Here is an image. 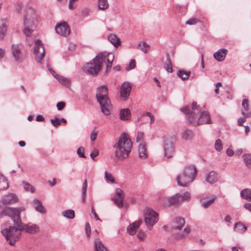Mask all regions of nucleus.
<instances>
[{
    "instance_id": "obj_1",
    "label": "nucleus",
    "mask_w": 251,
    "mask_h": 251,
    "mask_svg": "<svg viewBox=\"0 0 251 251\" xmlns=\"http://www.w3.org/2000/svg\"><path fill=\"white\" fill-rule=\"evenodd\" d=\"M114 59V55L112 53H99L92 61L85 65L84 70L90 75H96L101 70L102 65L105 64V74H107L111 68Z\"/></svg>"
},
{
    "instance_id": "obj_2",
    "label": "nucleus",
    "mask_w": 251,
    "mask_h": 251,
    "mask_svg": "<svg viewBox=\"0 0 251 251\" xmlns=\"http://www.w3.org/2000/svg\"><path fill=\"white\" fill-rule=\"evenodd\" d=\"M181 110L187 116L189 123L194 126L211 124L209 113L206 111L201 110L200 106L195 102H193L191 107H184Z\"/></svg>"
},
{
    "instance_id": "obj_3",
    "label": "nucleus",
    "mask_w": 251,
    "mask_h": 251,
    "mask_svg": "<svg viewBox=\"0 0 251 251\" xmlns=\"http://www.w3.org/2000/svg\"><path fill=\"white\" fill-rule=\"evenodd\" d=\"M38 15L36 11L32 7L27 6L25 10L23 16V33L26 37L29 46H31L30 38L35 36V30L38 23Z\"/></svg>"
},
{
    "instance_id": "obj_4",
    "label": "nucleus",
    "mask_w": 251,
    "mask_h": 251,
    "mask_svg": "<svg viewBox=\"0 0 251 251\" xmlns=\"http://www.w3.org/2000/svg\"><path fill=\"white\" fill-rule=\"evenodd\" d=\"M114 154L119 160L127 158L132 149V142L126 133H123L113 146Z\"/></svg>"
},
{
    "instance_id": "obj_5",
    "label": "nucleus",
    "mask_w": 251,
    "mask_h": 251,
    "mask_svg": "<svg viewBox=\"0 0 251 251\" xmlns=\"http://www.w3.org/2000/svg\"><path fill=\"white\" fill-rule=\"evenodd\" d=\"M96 99L100 105L101 112L106 116L111 114L112 105L108 97V90L106 86L101 85L97 89Z\"/></svg>"
},
{
    "instance_id": "obj_6",
    "label": "nucleus",
    "mask_w": 251,
    "mask_h": 251,
    "mask_svg": "<svg viewBox=\"0 0 251 251\" xmlns=\"http://www.w3.org/2000/svg\"><path fill=\"white\" fill-rule=\"evenodd\" d=\"M197 169L194 166L185 167L182 174L176 178L177 184L180 186L187 187L195 179Z\"/></svg>"
},
{
    "instance_id": "obj_7",
    "label": "nucleus",
    "mask_w": 251,
    "mask_h": 251,
    "mask_svg": "<svg viewBox=\"0 0 251 251\" xmlns=\"http://www.w3.org/2000/svg\"><path fill=\"white\" fill-rule=\"evenodd\" d=\"M20 224L16 226H9L2 229L1 231L2 235L5 238L6 240L11 246H14L16 242L21 237L22 230Z\"/></svg>"
},
{
    "instance_id": "obj_8",
    "label": "nucleus",
    "mask_w": 251,
    "mask_h": 251,
    "mask_svg": "<svg viewBox=\"0 0 251 251\" xmlns=\"http://www.w3.org/2000/svg\"><path fill=\"white\" fill-rule=\"evenodd\" d=\"M25 210V209L23 207L12 208L5 206L1 211L0 215L10 217L13 220L15 225H19L22 224L20 213L21 212L24 211Z\"/></svg>"
},
{
    "instance_id": "obj_9",
    "label": "nucleus",
    "mask_w": 251,
    "mask_h": 251,
    "mask_svg": "<svg viewBox=\"0 0 251 251\" xmlns=\"http://www.w3.org/2000/svg\"><path fill=\"white\" fill-rule=\"evenodd\" d=\"M33 54L37 62L42 64V60L45 55V51L43 44L39 40H34Z\"/></svg>"
},
{
    "instance_id": "obj_10",
    "label": "nucleus",
    "mask_w": 251,
    "mask_h": 251,
    "mask_svg": "<svg viewBox=\"0 0 251 251\" xmlns=\"http://www.w3.org/2000/svg\"><path fill=\"white\" fill-rule=\"evenodd\" d=\"M158 214L154 210L148 208L144 213L145 221L149 229L157 222Z\"/></svg>"
},
{
    "instance_id": "obj_11",
    "label": "nucleus",
    "mask_w": 251,
    "mask_h": 251,
    "mask_svg": "<svg viewBox=\"0 0 251 251\" xmlns=\"http://www.w3.org/2000/svg\"><path fill=\"white\" fill-rule=\"evenodd\" d=\"M23 46L22 44H13L11 47L12 56L15 61L21 62L24 59V55L22 52Z\"/></svg>"
},
{
    "instance_id": "obj_12",
    "label": "nucleus",
    "mask_w": 251,
    "mask_h": 251,
    "mask_svg": "<svg viewBox=\"0 0 251 251\" xmlns=\"http://www.w3.org/2000/svg\"><path fill=\"white\" fill-rule=\"evenodd\" d=\"M164 156L167 158H171L174 154V139L170 138L164 140Z\"/></svg>"
},
{
    "instance_id": "obj_13",
    "label": "nucleus",
    "mask_w": 251,
    "mask_h": 251,
    "mask_svg": "<svg viewBox=\"0 0 251 251\" xmlns=\"http://www.w3.org/2000/svg\"><path fill=\"white\" fill-rule=\"evenodd\" d=\"M125 196V194L124 190L120 188L116 189L115 195L112 199V201L118 207L121 208L123 207Z\"/></svg>"
},
{
    "instance_id": "obj_14",
    "label": "nucleus",
    "mask_w": 251,
    "mask_h": 251,
    "mask_svg": "<svg viewBox=\"0 0 251 251\" xmlns=\"http://www.w3.org/2000/svg\"><path fill=\"white\" fill-rule=\"evenodd\" d=\"M56 32L61 36L66 37L70 33V28L68 24L65 22L58 23L55 26Z\"/></svg>"
},
{
    "instance_id": "obj_15",
    "label": "nucleus",
    "mask_w": 251,
    "mask_h": 251,
    "mask_svg": "<svg viewBox=\"0 0 251 251\" xmlns=\"http://www.w3.org/2000/svg\"><path fill=\"white\" fill-rule=\"evenodd\" d=\"M131 84L128 82H125L120 88V95L124 100H126L129 97L131 90Z\"/></svg>"
},
{
    "instance_id": "obj_16",
    "label": "nucleus",
    "mask_w": 251,
    "mask_h": 251,
    "mask_svg": "<svg viewBox=\"0 0 251 251\" xmlns=\"http://www.w3.org/2000/svg\"><path fill=\"white\" fill-rule=\"evenodd\" d=\"M18 201L17 196L14 193H9L4 196L1 200L4 205L13 204Z\"/></svg>"
},
{
    "instance_id": "obj_17",
    "label": "nucleus",
    "mask_w": 251,
    "mask_h": 251,
    "mask_svg": "<svg viewBox=\"0 0 251 251\" xmlns=\"http://www.w3.org/2000/svg\"><path fill=\"white\" fill-rule=\"evenodd\" d=\"M22 231L23 230L26 233L29 234H35L38 232L40 230L39 227L35 224H25L24 226H22L20 224Z\"/></svg>"
},
{
    "instance_id": "obj_18",
    "label": "nucleus",
    "mask_w": 251,
    "mask_h": 251,
    "mask_svg": "<svg viewBox=\"0 0 251 251\" xmlns=\"http://www.w3.org/2000/svg\"><path fill=\"white\" fill-rule=\"evenodd\" d=\"M227 53V50L225 49H221L215 52L213 56L216 60L218 61H223Z\"/></svg>"
},
{
    "instance_id": "obj_19",
    "label": "nucleus",
    "mask_w": 251,
    "mask_h": 251,
    "mask_svg": "<svg viewBox=\"0 0 251 251\" xmlns=\"http://www.w3.org/2000/svg\"><path fill=\"white\" fill-rule=\"evenodd\" d=\"M218 180V175L213 171L210 172L205 176V181L210 184H213Z\"/></svg>"
},
{
    "instance_id": "obj_20",
    "label": "nucleus",
    "mask_w": 251,
    "mask_h": 251,
    "mask_svg": "<svg viewBox=\"0 0 251 251\" xmlns=\"http://www.w3.org/2000/svg\"><path fill=\"white\" fill-rule=\"evenodd\" d=\"M185 220L183 218L177 217L174 219L172 223V227L174 229H180L184 226Z\"/></svg>"
},
{
    "instance_id": "obj_21",
    "label": "nucleus",
    "mask_w": 251,
    "mask_h": 251,
    "mask_svg": "<svg viewBox=\"0 0 251 251\" xmlns=\"http://www.w3.org/2000/svg\"><path fill=\"white\" fill-rule=\"evenodd\" d=\"M139 157L141 159H145L148 157L147 147L144 143H140L138 148Z\"/></svg>"
},
{
    "instance_id": "obj_22",
    "label": "nucleus",
    "mask_w": 251,
    "mask_h": 251,
    "mask_svg": "<svg viewBox=\"0 0 251 251\" xmlns=\"http://www.w3.org/2000/svg\"><path fill=\"white\" fill-rule=\"evenodd\" d=\"M142 221L139 220L130 224L127 228V232L130 235H134L137 232V230L139 227Z\"/></svg>"
},
{
    "instance_id": "obj_23",
    "label": "nucleus",
    "mask_w": 251,
    "mask_h": 251,
    "mask_svg": "<svg viewBox=\"0 0 251 251\" xmlns=\"http://www.w3.org/2000/svg\"><path fill=\"white\" fill-rule=\"evenodd\" d=\"M32 204L35 210L41 214L46 213V210L42 205V202L38 199H35L32 202Z\"/></svg>"
},
{
    "instance_id": "obj_24",
    "label": "nucleus",
    "mask_w": 251,
    "mask_h": 251,
    "mask_svg": "<svg viewBox=\"0 0 251 251\" xmlns=\"http://www.w3.org/2000/svg\"><path fill=\"white\" fill-rule=\"evenodd\" d=\"M8 21L7 19H1L0 22V33L1 36L0 39L2 40L6 34L7 27Z\"/></svg>"
},
{
    "instance_id": "obj_25",
    "label": "nucleus",
    "mask_w": 251,
    "mask_h": 251,
    "mask_svg": "<svg viewBox=\"0 0 251 251\" xmlns=\"http://www.w3.org/2000/svg\"><path fill=\"white\" fill-rule=\"evenodd\" d=\"M131 117V112L129 109L126 108L120 111V118L121 120H128Z\"/></svg>"
},
{
    "instance_id": "obj_26",
    "label": "nucleus",
    "mask_w": 251,
    "mask_h": 251,
    "mask_svg": "<svg viewBox=\"0 0 251 251\" xmlns=\"http://www.w3.org/2000/svg\"><path fill=\"white\" fill-rule=\"evenodd\" d=\"M108 40L115 47H118L121 44L120 38L115 34H111L108 35Z\"/></svg>"
},
{
    "instance_id": "obj_27",
    "label": "nucleus",
    "mask_w": 251,
    "mask_h": 251,
    "mask_svg": "<svg viewBox=\"0 0 251 251\" xmlns=\"http://www.w3.org/2000/svg\"><path fill=\"white\" fill-rule=\"evenodd\" d=\"M94 249L95 251H108L107 248L99 239H96L94 241Z\"/></svg>"
},
{
    "instance_id": "obj_28",
    "label": "nucleus",
    "mask_w": 251,
    "mask_h": 251,
    "mask_svg": "<svg viewBox=\"0 0 251 251\" xmlns=\"http://www.w3.org/2000/svg\"><path fill=\"white\" fill-rule=\"evenodd\" d=\"M55 78L57 79L61 84L67 87H69L71 83V80L70 78L65 77L60 75H55Z\"/></svg>"
},
{
    "instance_id": "obj_29",
    "label": "nucleus",
    "mask_w": 251,
    "mask_h": 251,
    "mask_svg": "<svg viewBox=\"0 0 251 251\" xmlns=\"http://www.w3.org/2000/svg\"><path fill=\"white\" fill-rule=\"evenodd\" d=\"M168 201L170 205H176L179 204L180 201L179 194L177 193L168 198Z\"/></svg>"
},
{
    "instance_id": "obj_30",
    "label": "nucleus",
    "mask_w": 251,
    "mask_h": 251,
    "mask_svg": "<svg viewBox=\"0 0 251 251\" xmlns=\"http://www.w3.org/2000/svg\"><path fill=\"white\" fill-rule=\"evenodd\" d=\"M247 230L246 226L241 222L236 223L234 226V230L240 233H244Z\"/></svg>"
},
{
    "instance_id": "obj_31",
    "label": "nucleus",
    "mask_w": 251,
    "mask_h": 251,
    "mask_svg": "<svg viewBox=\"0 0 251 251\" xmlns=\"http://www.w3.org/2000/svg\"><path fill=\"white\" fill-rule=\"evenodd\" d=\"M9 187L7 179L1 174H0V191L6 190Z\"/></svg>"
},
{
    "instance_id": "obj_32",
    "label": "nucleus",
    "mask_w": 251,
    "mask_h": 251,
    "mask_svg": "<svg viewBox=\"0 0 251 251\" xmlns=\"http://www.w3.org/2000/svg\"><path fill=\"white\" fill-rule=\"evenodd\" d=\"M241 197L249 201H251V190L250 189H244L240 192Z\"/></svg>"
},
{
    "instance_id": "obj_33",
    "label": "nucleus",
    "mask_w": 251,
    "mask_h": 251,
    "mask_svg": "<svg viewBox=\"0 0 251 251\" xmlns=\"http://www.w3.org/2000/svg\"><path fill=\"white\" fill-rule=\"evenodd\" d=\"M181 137L185 140H192L194 137L193 132L191 130L186 129L182 133Z\"/></svg>"
},
{
    "instance_id": "obj_34",
    "label": "nucleus",
    "mask_w": 251,
    "mask_h": 251,
    "mask_svg": "<svg viewBox=\"0 0 251 251\" xmlns=\"http://www.w3.org/2000/svg\"><path fill=\"white\" fill-rule=\"evenodd\" d=\"M97 4L98 8L101 10H105L109 6L107 0H98Z\"/></svg>"
},
{
    "instance_id": "obj_35",
    "label": "nucleus",
    "mask_w": 251,
    "mask_h": 251,
    "mask_svg": "<svg viewBox=\"0 0 251 251\" xmlns=\"http://www.w3.org/2000/svg\"><path fill=\"white\" fill-rule=\"evenodd\" d=\"M137 48L146 53L150 49V45L145 42H140L137 46Z\"/></svg>"
},
{
    "instance_id": "obj_36",
    "label": "nucleus",
    "mask_w": 251,
    "mask_h": 251,
    "mask_svg": "<svg viewBox=\"0 0 251 251\" xmlns=\"http://www.w3.org/2000/svg\"><path fill=\"white\" fill-rule=\"evenodd\" d=\"M246 166L249 168H251V154L246 153L242 156Z\"/></svg>"
},
{
    "instance_id": "obj_37",
    "label": "nucleus",
    "mask_w": 251,
    "mask_h": 251,
    "mask_svg": "<svg viewBox=\"0 0 251 251\" xmlns=\"http://www.w3.org/2000/svg\"><path fill=\"white\" fill-rule=\"evenodd\" d=\"M87 188V181L85 179L82 187V199L81 201L83 203L85 202L86 198V191Z\"/></svg>"
},
{
    "instance_id": "obj_38",
    "label": "nucleus",
    "mask_w": 251,
    "mask_h": 251,
    "mask_svg": "<svg viewBox=\"0 0 251 251\" xmlns=\"http://www.w3.org/2000/svg\"><path fill=\"white\" fill-rule=\"evenodd\" d=\"M62 215L68 219H72L75 217V212L73 210H66L62 212Z\"/></svg>"
},
{
    "instance_id": "obj_39",
    "label": "nucleus",
    "mask_w": 251,
    "mask_h": 251,
    "mask_svg": "<svg viewBox=\"0 0 251 251\" xmlns=\"http://www.w3.org/2000/svg\"><path fill=\"white\" fill-rule=\"evenodd\" d=\"M190 74V72L179 70L177 73V75L182 79L185 80L189 77Z\"/></svg>"
},
{
    "instance_id": "obj_40",
    "label": "nucleus",
    "mask_w": 251,
    "mask_h": 251,
    "mask_svg": "<svg viewBox=\"0 0 251 251\" xmlns=\"http://www.w3.org/2000/svg\"><path fill=\"white\" fill-rule=\"evenodd\" d=\"M216 199V196L214 195L210 200L206 201H205L201 202L202 206L205 208H208L214 202Z\"/></svg>"
},
{
    "instance_id": "obj_41",
    "label": "nucleus",
    "mask_w": 251,
    "mask_h": 251,
    "mask_svg": "<svg viewBox=\"0 0 251 251\" xmlns=\"http://www.w3.org/2000/svg\"><path fill=\"white\" fill-rule=\"evenodd\" d=\"M23 184L24 185V189L26 191H29L31 193H34L35 192V189L34 187L31 185L29 183L26 182V181H23Z\"/></svg>"
},
{
    "instance_id": "obj_42",
    "label": "nucleus",
    "mask_w": 251,
    "mask_h": 251,
    "mask_svg": "<svg viewBox=\"0 0 251 251\" xmlns=\"http://www.w3.org/2000/svg\"><path fill=\"white\" fill-rule=\"evenodd\" d=\"M191 198L190 193L188 192H186L183 194H179V199L180 201L182 202L185 201H188Z\"/></svg>"
},
{
    "instance_id": "obj_43",
    "label": "nucleus",
    "mask_w": 251,
    "mask_h": 251,
    "mask_svg": "<svg viewBox=\"0 0 251 251\" xmlns=\"http://www.w3.org/2000/svg\"><path fill=\"white\" fill-rule=\"evenodd\" d=\"M105 179L108 183H114L115 179L113 176L107 172H105Z\"/></svg>"
},
{
    "instance_id": "obj_44",
    "label": "nucleus",
    "mask_w": 251,
    "mask_h": 251,
    "mask_svg": "<svg viewBox=\"0 0 251 251\" xmlns=\"http://www.w3.org/2000/svg\"><path fill=\"white\" fill-rule=\"evenodd\" d=\"M167 64L166 66V70L169 73H172L173 71L172 64L170 58L168 55L167 58Z\"/></svg>"
},
{
    "instance_id": "obj_45",
    "label": "nucleus",
    "mask_w": 251,
    "mask_h": 251,
    "mask_svg": "<svg viewBox=\"0 0 251 251\" xmlns=\"http://www.w3.org/2000/svg\"><path fill=\"white\" fill-rule=\"evenodd\" d=\"M215 148L217 151H220L223 149V145L220 139H217L215 143Z\"/></svg>"
},
{
    "instance_id": "obj_46",
    "label": "nucleus",
    "mask_w": 251,
    "mask_h": 251,
    "mask_svg": "<svg viewBox=\"0 0 251 251\" xmlns=\"http://www.w3.org/2000/svg\"><path fill=\"white\" fill-rule=\"evenodd\" d=\"M199 22H200V20L197 18H193L187 21L186 24L188 25H194Z\"/></svg>"
},
{
    "instance_id": "obj_47",
    "label": "nucleus",
    "mask_w": 251,
    "mask_h": 251,
    "mask_svg": "<svg viewBox=\"0 0 251 251\" xmlns=\"http://www.w3.org/2000/svg\"><path fill=\"white\" fill-rule=\"evenodd\" d=\"M242 105L243 107V108L242 109V110H245V111H249V110L248 99H245L243 100L242 102Z\"/></svg>"
},
{
    "instance_id": "obj_48",
    "label": "nucleus",
    "mask_w": 251,
    "mask_h": 251,
    "mask_svg": "<svg viewBox=\"0 0 251 251\" xmlns=\"http://www.w3.org/2000/svg\"><path fill=\"white\" fill-rule=\"evenodd\" d=\"M50 122L51 124L55 127H58L61 124L60 119L57 117H55L54 119H51Z\"/></svg>"
},
{
    "instance_id": "obj_49",
    "label": "nucleus",
    "mask_w": 251,
    "mask_h": 251,
    "mask_svg": "<svg viewBox=\"0 0 251 251\" xmlns=\"http://www.w3.org/2000/svg\"><path fill=\"white\" fill-rule=\"evenodd\" d=\"M84 149L83 147H80L77 150V154L79 157L85 158V156L84 153Z\"/></svg>"
},
{
    "instance_id": "obj_50",
    "label": "nucleus",
    "mask_w": 251,
    "mask_h": 251,
    "mask_svg": "<svg viewBox=\"0 0 251 251\" xmlns=\"http://www.w3.org/2000/svg\"><path fill=\"white\" fill-rule=\"evenodd\" d=\"M144 134L142 132H138L136 137V141L140 143H143Z\"/></svg>"
},
{
    "instance_id": "obj_51",
    "label": "nucleus",
    "mask_w": 251,
    "mask_h": 251,
    "mask_svg": "<svg viewBox=\"0 0 251 251\" xmlns=\"http://www.w3.org/2000/svg\"><path fill=\"white\" fill-rule=\"evenodd\" d=\"M136 66V62L135 60L132 59L130 60L128 67L126 68V70L129 71L134 69Z\"/></svg>"
},
{
    "instance_id": "obj_52",
    "label": "nucleus",
    "mask_w": 251,
    "mask_h": 251,
    "mask_svg": "<svg viewBox=\"0 0 251 251\" xmlns=\"http://www.w3.org/2000/svg\"><path fill=\"white\" fill-rule=\"evenodd\" d=\"M85 232L87 237H89L91 234V227L88 223H87L85 225Z\"/></svg>"
},
{
    "instance_id": "obj_53",
    "label": "nucleus",
    "mask_w": 251,
    "mask_h": 251,
    "mask_svg": "<svg viewBox=\"0 0 251 251\" xmlns=\"http://www.w3.org/2000/svg\"><path fill=\"white\" fill-rule=\"evenodd\" d=\"M242 114L246 118H251V110L249 111H245L241 110Z\"/></svg>"
},
{
    "instance_id": "obj_54",
    "label": "nucleus",
    "mask_w": 251,
    "mask_h": 251,
    "mask_svg": "<svg viewBox=\"0 0 251 251\" xmlns=\"http://www.w3.org/2000/svg\"><path fill=\"white\" fill-rule=\"evenodd\" d=\"M98 131L93 130L90 135V139L91 141H94L96 140L98 135Z\"/></svg>"
},
{
    "instance_id": "obj_55",
    "label": "nucleus",
    "mask_w": 251,
    "mask_h": 251,
    "mask_svg": "<svg viewBox=\"0 0 251 251\" xmlns=\"http://www.w3.org/2000/svg\"><path fill=\"white\" fill-rule=\"evenodd\" d=\"M99 154V151L98 150L95 149L91 153H90V156L91 158L94 160L95 158L98 156Z\"/></svg>"
},
{
    "instance_id": "obj_56",
    "label": "nucleus",
    "mask_w": 251,
    "mask_h": 251,
    "mask_svg": "<svg viewBox=\"0 0 251 251\" xmlns=\"http://www.w3.org/2000/svg\"><path fill=\"white\" fill-rule=\"evenodd\" d=\"M65 106V103L63 101L58 102L56 104L58 110H62Z\"/></svg>"
},
{
    "instance_id": "obj_57",
    "label": "nucleus",
    "mask_w": 251,
    "mask_h": 251,
    "mask_svg": "<svg viewBox=\"0 0 251 251\" xmlns=\"http://www.w3.org/2000/svg\"><path fill=\"white\" fill-rule=\"evenodd\" d=\"M90 9L87 8H85L82 9L81 14L83 17H86L88 16L90 13Z\"/></svg>"
},
{
    "instance_id": "obj_58",
    "label": "nucleus",
    "mask_w": 251,
    "mask_h": 251,
    "mask_svg": "<svg viewBox=\"0 0 251 251\" xmlns=\"http://www.w3.org/2000/svg\"><path fill=\"white\" fill-rule=\"evenodd\" d=\"M145 235V233L143 231H139L137 234V236L140 239V240H143L144 239Z\"/></svg>"
},
{
    "instance_id": "obj_59",
    "label": "nucleus",
    "mask_w": 251,
    "mask_h": 251,
    "mask_svg": "<svg viewBox=\"0 0 251 251\" xmlns=\"http://www.w3.org/2000/svg\"><path fill=\"white\" fill-rule=\"evenodd\" d=\"M246 118L245 117L240 118L238 119V124L239 126H243V124L246 121Z\"/></svg>"
},
{
    "instance_id": "obj_60",
    "label": "nucleus",
    "mask_w": 251,
    "mask_h": 251,
    "mask_svg": "<svg viewBox=\"0 0 251 251\" xmlns=\"http://www.w3.org/2000/svg\"><path fill=\"white\" fill-rule=\"evenodd\" d=\"M226 153L229 156H231L234 154L233 151L229 148H228L226 151Z\"/></svg>"
},
{
    "instance_id": "obj_61",
    "label": "nucleus",
    "mask_w": 251,
    "mask_h": 251,
    "mask_svg": "<svg viewBox=\"0 0 251 251\" xmlns=\"http://www.w3.org/2000/svg\"><path fill=\"white\" fill-rule=\"evenodd\" d=\"M91 211H92V213L93 214L94 217H95V218L96 220H99L100 221V222H101V220L99 218L97 214L96 213L93 207L92 208V210H91Z\"/></svg>"
},
{
    "instance_id": "obj_62",
    "label": "nucleus",
    "mask_w": 251,
    "mask_h": 251,
    "mask_svg": "<svg viewBox=\"0 0 251 251\" xmlns=\"http://www.w3.org/2000/svg\"><path fill=\"white\" fill-rule=\"evenodd\" d=\"M36 120L38 122H43L45 120V118L41 115H38L36 116Z\"/></svg>"
},
{
    "instance_id": "obj_63",
    "label": "nucleus",
    "mask_w": 251,
    "mask_h": 251,
    "mask_svg": "<svg viewBox=\"0 0 251 251\" xmlns=\"http://www.w3.org/2000/svg\"><path fill=\"white\" fill-rule=\"evenodd\" d=\"M244 206L246 209H247L251 212V203H245V204H244Z\"/></svg>"
},
{
    "instance_id": "obj_64",
    "label": "nucleus",
    "mask_w": 251,
    "mask_h": 251,
    "mask_svg": "<svg viewBox=\"0 0 251 251\" xmlns=\"http://www.w3.org/2000/svg\"><path fill=\"white\" fill-rule=\"evenodd\" d=\"M49 183L51 186L52 187V186H54L56 184V179L53 178L52 181H49Z\"/></svg>"
}]
</instances>
